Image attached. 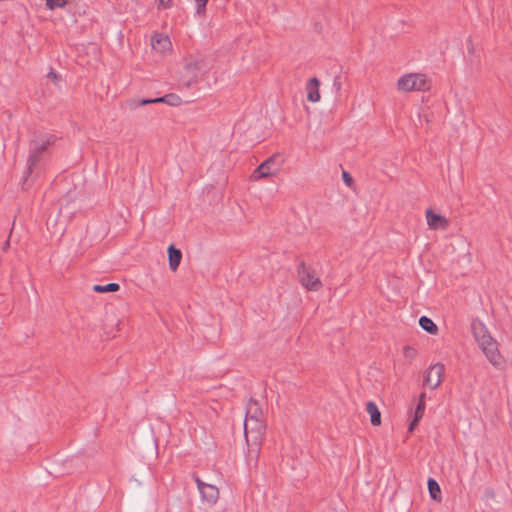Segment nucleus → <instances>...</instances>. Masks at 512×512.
Segmentation results:
<instances>
[{"mask_svg": "<svg viewBox=\"0 0 512 512\" xmlns=\"http://www.w3.org/2000/svg\"><path fill=\"white\" fill-rule=\"evenodd\" d=\"M56 136L47 133H34L33 139L30 141V153L27 160V171L23 184L27 181V177L33 172L34 168L41 161L44 153L49 146L54 145Z\"/></svg>", "mask_w": 512, "mask_h": 512, "instance_id": "1", "label": "nucleus"}, {"mask_svg": "<svg viewBox=\"0 0 512 512\" xmlns=\"http://www.w3.org/2000/svg\"><path fill=\"white\" fill-rule=\"evenodd\" d=\"M206 68L203 58H190L184 65L178 83L181 88H190L199 81V72Z\"/></svg>", "mask_w": 512, "mask_h": 512, "instance_id": "2", "label": "nucleus"}, {"mask_svg": "<svg viewBox=\"0 0 512 512\" xmlns=\"http://www.w3.org/2000/svg\"><path fill=\"white\" fill-rule=\"evenodd\" d=\"M398 89L405 92L425 91L430 88V82L424 74H407L401 77L397 83Z\"/></svg>", "mask_w": 512, "mask_h": 512, "instance_id": "3", "label": "nucleus"}, {"mask_svg": "<svg viewBox=\"0 0 512 512\" xmlns=\"http://www.w3.org/2000/svg\"><path fill=\"white\" fill-rule=\"evenodd\" d=\"M282 164V158L279 154H274L263 161L253 172L252 179L259 180L275 175Z\"/></svg>", "mask_w": 512, "mask_h": 512, "instance_id": "4", "label": "nucleus"}, {"mask_svg": "<svg viewBox=\"0 0 512 512\" xmlns=\"http://www.w3.org/2000/svg\"><path fill=\"white\" fill-rule=\"evenodd\" d=\"M182 102L181 98L176 95V94H166L162 97H158V98H153V99H148V98H144V99H136V98H132V99H128L126 102H125V105L127 108H129L130 110H136L137 108L141 107V106H144V105H148V104H153V103H166L170 106H178L180 105Z\"/></svg>", "mask_w": 512, "mask_h": 512, "instance_id": "5", "label": "nucleus"}, {"mask_svg": "<svg viewBox=\"0 0 512 512\" xmlns=\"http://www.w3.org/2000/svg\"><path fill=\"white\" fill-rule=\"evenodd\" d=\"M266 425L264 420L259 419H245L244 421V433L246 441L249 443L253 442L258 445L261 437L265 434Z\"/></svg>", "mask_w": 512, "mask_h": 512, "instance_id": "6", "label": "nucleus"}, {"mask_svg": "<svg viewBox=\"0 0 512 512\" xmlns=\"http://www.w3.org/2000/svg\"><path fill=\"white\" fill-rule=\"evenodd\" d=\"M297 273L300 283L308 290L317 291L321 287V281L315 275V271L306 266L301 261L297 267Z\"/></svg>", "mask_w": 512, "mask_h": 512, "instance_id": "7", "label": "nucleus"}, {"mask_svg": "<svg viewBox=\"0 0 512 512\" xmlns=\"http://www.w3.org/2000/svg\"><path fill=\"white\" fill-rule=\"evenodd\" d=\"M487 360L496 368H500L503 364V358L499 353L496 340L490 336L481 344H478Z\"/></svg>", "mask_w": 512, "mask_h": 512, "instance_id": "8", "label": "nucleus"}, {"mask_svg": "<svg viewBox=\"0 0 512 512\" xmlns=\"http://www.w3.org/2000/svg\"><path fill=\"white\" fill-rule=\"evenodd\" d=\"M444 370V365L441 363H436L431 366L426 373L425 384L431 389L437 388L442 381Z\"/></svg>", "mask_w": 512, "mask_h": 512, "instance_id": "9", "label": "nucleus"}, {"mask_svg": "<svg viewBox=\"0 0 512 512\" xmlns=\"http://www.w3.org/2000/svg\"><path fill=\"white\" fill-rule=\"evenodd\" d=\"M427 224L433 230H445L449 226V221L442 215L436 214L432 209L426 210Z\"/></svg>", "mask_w": 512, "mask_h": 512, "instance_id": "10", "label": "nucleus"}, {"mask_svg": "<svg viewBox=\"0 0 512 512\" xmlns=\"http://www.w3.org/2000/svg\"><path fill=\"white\" fill-rule=\"evenodd\" d=\"M199 492L202 500L210 505L215 504L219 498V489L212 484L207 483Z\"/></svg>", "mask_w": 512, "mask_h": 512, "instance_id": "11", "label": "nucleus"}, {"mask_svg": "<svg viewBox=\"0 0 512 512\" xmlns=\"http://www.w3.org/2000/svg\"><path fill=\"white\" fill-rule=\"evenodd\" d=\"M320 81L317 77H312L306 84L307 99L310 102H318L320 100L319 92Z\"/></svg>", "mask_w": 512, "mask_h": 512, "instance_id": "12", "label": "nucleus"}, {"mask_svg": "<svg viewBox=\"0 0 512 512\" xmlns=\"http://www.w3.org/2000/svg\"><path fill=\"white\" fill-rule=\"evenodd\" d=\"M151 45L154 50L164 52L171 47V41L168 36L163 34H156L151 39Z\"/></svg>", "mask_w": 512, "mask_h": 512, "instance_id": "13", "label": "nucleus"}, {"mask_svg": "<svg viewBox=\"0 0 512 512\" xmlns=\"http://www.w3.org/2000/svg\"><path fill=\"white\" fill-rule=\"evenodd\" d=\"M245 419H263V412L258 401L251 398L246 406V417Z\"/></svg>", "mask_w": 512, "mask_h": 512, "instance_id": "14", "label": "nucleus"}, {"mask_svg": "<svg viewBox=\"0 0 512 512\" xmlns=\"http://www.w3.org/2000/svg\"><path fill=\"white\" fill-rule=\"evenodd\" d=\"M182 259V252L178 248H176L174 245H170L168 247V260H169V267L172 271H176L177 268L180 265Z\"/></svg>", "mask_w": 512, "mask_h": 512, "instance_id": "15", "label": "nucleus"}, {"mask_svg": "<svg viewBox=\"0 0 512 512\" xmlns=\"http://www.w3.org/2000/svg\"><path fill=\"white\" fill-rule=\"evenodd\" d=\"M472 332L478 344H481V342H484L491 336L485 325L481 322L472 323Z\"/></svg>", "mask_w": 512, "mask_h": 512, "instance_id": "16", "label": "nucleus"}, {"mask_svg": "<svg viewBox=\"0 0 512 512\" xmlns=\"http://www.w3.org/2000/svg\"><path fill=\"white\" fill-rule=\"evenodd\" d=\"M366 411L370 415L371 424L373 426H379L381 424V413L377 405L373 401L367 402Z\"/></svg>", "mask_w": 512, "mask_h": 512, "instance_id": "17", "label": "nucleus"}, {"mask_svg": "<svg viewBox=\"0 0 512 512\" xmlns=\"http://www.w3.org/2000/svg\"><path fill=\"white\" fill-rule=\"evenodd\" d=\"M419 325L423 330L433 335L438 331L437 325L427 316L420 317Z\"/></svg>", "mask_w": 512, "mask_h": 512, "instance_id": "18", "label": "nucleus"}, {"mask_svg": "<svg viewBox=\"0 0 512 512\" xmlns=\"http://www.w3.org/2000/svg\"><path fill=\"white\" fill-rule=\"evenodd\" d=\"M427 485H428V490H429V494H430L431 498L433 500H440L441 489H440V486L437 483V481L433 478H429Z\"/></svg>", "mask_w": 512, "mask_h": 512, "instance_id": "19", "label": "nucleus"}, {"mask_svg": "<svg viewBox=\"0 0 512 512\" xmlns=\"http://www.w3.org/2000/svg\"><path fill=\"white\" fill-rule=\"evenodd\" d=\"M119 289H120V286L117 283H109L107 285L96 284L93 286V291L97 292V293L116 292Z\"/></svg>", "mask_w": 512, "mask_h": 512, "instance_id": "20", "label": "nucleus"}, {"mask_svg": "<svg viewBox=\"0 0 512 512\" xmlns=\"http://www.w3.org/2000/svg\"><path fill=\"white\" fill-rule=\"evenodd\" d=\"M425 393H422L419 397V402L414 411V417L421 419L425 411Z\"/></svg>", "mask_w": 512, "mask_h": 512, "instance_id": "21", "label": "nucleus"}, {"mask_svg": "<svg viewBox=\"0 0 512 512\" xmlns=\"http://www.w3.org/2000/svg\"><path fill=\"white\" fill-rule=\"evenodd\" d=\"M68 4V0H46V7L49 10L56 8H64Z\"/></svg>", "mask_w": 512, "mask_h": 512, "instance_id": "22", "label": "nucleus"}, {"mask_svg": "<svg viewBox=\"0 0 512 512\" xmlns=\"http://www.w3.org/2000/svg\"><path fill=\"white\" fill-rule=\"evenodd\" d=\"M403 354L406 358L412 360L416 357L417 355V352L414 348L410 347V346H405L403 348Z\"/></svg>", "mask_w": 512, "mask_h": 512, "instance_id": "23", "label": "nucleus"}, {"mask_svg": "<svg viewBox=\"0 0 512 512\" xmlns=\"http://www.w3.org/2000/svg\"><path fill=\"white\" fill-rule=\"evenodd\" d=\"M195 2L197 4V13L203 14L205 12L208 0H195Z\"/></svg>", "mask_w": 512, "mask_h": 512, "instance_id": "24", "label": "nucleus"}, {"mask_svg": "<svg viewBox=\"0 0 512 512\" xmlns=\"http://www.w3.org/2000/svg\"><path fill=\"white\" fill-rule=\"evenodd\" d=\"M47 78L49 80H51L52 82L54 83H58L60 81V75L57 74L56 72H54L53 70H51L48 74H47Z\"/></svg>", "mask_w": 512, "mask_h": 512, "instance_id": "25", "label": "nucleus"}, {"mask_svg": "<svg viewBox=\"0 0 512 512\" xmlns=\"http://www.w3.org/2000/svg\"><path fill=\"white\" fill-rule=\"evenodd\" d=\"M342 178L347 186H351L353 183V178L347 171H343Z\"/></svg>", "mask_w": 512, "mask_h": 512, "instance_id": "26", "label": "nucleus"}, {"mask_svg": "<svg viewBox=\"0 0 512 512\" xmlns=\"http://www.w3.org/2000/svg\"><path fill=\"white\" fill-rule=\"evenodd\" d=\"M158 2V7L167 9L171 6L172 0H156Z\"/></svg>", "mask_w": 512, "mask_h": 512, "instance_id": "27", "label": "nucleus"}, {"mask_svg": "<svg viewBox=\"0 0 512 512\" xmlns=\"http://www.w3.org/2000/svg\"><path fill=\"white\" fill-rule=\"evenodd\" d=\"M420 420H421V419H419V418H417V417H413L412 421H411V422H410V424H409L408 431H409V432H413V431H414V429L417 427V425H418V423H419V421H420Z\"/></svg>", "mask_w": 512, "mask_h": 512, "instance_id": "28", "label": "nucleus"}, {"mask_svg": "<svg viewBox=\"0 0 512 512\" xmlns=\"http://www.w3.org/2000/svg\"><path fill=\"white\" fill-rule=\"evenodd\" d=\"M333 86L336 90V92H339L342 88V83L340 81V77L339 76H336L333 80Z\"/></svg>", "mask_w": 512, "mask_h": 512, "instance_id": "29", "label": "nucleus"}, {"mask_svg": "<svg viewBox=\"0 0 512 512\" xmlns=\"http://www.w3.org/2000/svg\"><path fill=\"white\" fill-rule=\"evenodd\" d=\"M193 478H194V480L196 482V485H197V488H198L199 491L202 490V488L207 484L204 481H202L200 479V477L197 476V475H194Z\"/></svg>", "mask_w": 512, "mask_h": 512, "instance_id": "30", "label": "nucleus"}, {"mask_svg": "<svg viewBox=\"0 0 512 512\" xmlns=\"http://www.w3.org/2000/svg\"><path fill=\"white\" fill-rule=\"evenodd\" d=\"M467 49H468V52H469L470 54H473V53H474L475 48H474V45H473V43H472V40H471V39H468V40H467Z\"/></svg>", "mask_w": 512, "mask_h": 512, "instance_id": "31", "label": "nucleus"}, {"mask_svg": "<svg viewBox=\"0 0 512 512\" xmlns=\"http://www.w3.org/2000/svg\"><path fill=\"white\" fill-rule=\"evenodd\" d=\"M10 247V241L9 239L5 241V243L3 244V250L6 251L8 248Z\"/></svg>", "mask_w": 512, "mask_h": 512, "instance_id": "32", "label": "nucleus"}]
</instances>
